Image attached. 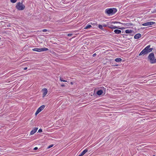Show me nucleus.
Listing matches in <instances>:
<instances>
[{
	"mask_svg": "<svg viewBox=\"0 0 156 156\" xmlns=\"http://www.w3.org/2000/svg\"><path fill=\"white\" fill-rule=\"evenodd\" d=\"M150 45H148L147 46L140 52L139 55H141L143 54H147L148 53L152 51L153 49L152 48H150Z\"/></svg>",
	"mask_w": 156,
	"mask_h": 156,
	"instance_id": "1",
	"label": "nucleus"
},
{
	"mask_svg": "<svg viewBox=\"0 0 156 156\" xmlns=\"http://www.w3.org/2000/svg\"><path fill=\"white\" fill-rule=\"evenodd\" d=\"M117 11V9L115 8L107 9L105 10V12L108 15H112Z\"/></svg>",
	"mask_w": 156,
	"mask_h": 156,
	"instance_id": "2",
	"label": "nucleus"
},
{
	"mask_svg": "<svg viewBox=\"0 0 156 156\" xmlns=\"http://www.w3.org/2000/svg\"><path fill=\"white\" fill-rule=\"evenodd\" d=\"M148 58L150 60L151 63L153 64L156 63V58H155L154 54L153 53H151L148 56Z\"/></svg>",
	"mask_w": 156,
	"mask_h": 156,
	"instance_id": "3",
	"label": "nucleus"
},
{
	"mask_svg": "<svg viewBox=\"0 0 156 156\" xmlns=\"http://www.w3.org/2000/svg\"><path fill=\"white\" fill-rule=\"evenodd\" d=\"M17 9L19 10H23L25 8V6L22 3L18 2L16 6Z\"/></svg>",
	"mask_w": 156,
	"mask_h": 156,
	"instance_id": "4",
	"label": "nucleus"
},
{
	"mask_svg": "<svg viewBox=\"0 0 156 156\" xmlns=\"http://www.w3.org/2000/svg\"><path fill=\"white\" fill-rule=\"evenodd\" d=\"M33 51L37 52H41L43 51H46L48 50V49L44 48H34L32 49Z\"/></svg>",
	"mask_w": 156,
	"mask_h": 156,
	"instance_id": "5",
	"label": "nucleus"
},
{
	"mask_svg": "<svg viewBox=\"0 0 156 156\" xmlns=\"http://www.w3.org/2000/svg\"><path fill=\"white\" fill-rule=\"evenodd\" d=\"M45 106L44 105H42L36 111L35 115H36L38 114L40 112L43 110L45 108Z\"/></svg>",
	"mask_w": 156,
	"mask_h": 156,
	"instance_id": "6",
	"label": "nucleus"
},
{
	"mask_svg": "<svg viewBox=\"0 0 156 156\" xmlns=\"http://www.w3.org/2000/svg\"><path fill=\"white\" fill-rule=\"evenodd\" d=\"M155 24V22L152 21H150L144 23L142 24V25L144 26H150Z\"/></svg>",
	"mask_w": 156,
	"mask_h": 156,
	"instance_id": "7",
	"label": "nucleus"
},
{
	"mask_svg": "<svg viewBox=\"0 0 156 156\" xmlns=\"http://www.w3.org/2000/svg\"><path fill=\"white\" fill-rule=\"evenodd\" d=\"M43 93V97H44L48 93V90L46 88H44L42 90Z\"/></svg>",
	"mask_w": 156,
	"mask_h": 156,
	"instance_id": "8",
	"label": "nucleus"
},
{
	"mask_svg": "<svg viewBox=\"0 0 156 156\" xmlns=\"http://www.w3.org/2000/svg\"><path fill=\"white\" fill-rule=\"evenodd\" d=\"M38 129V128H34L33 130H32L30 133V134L31 135H33L35 133L37 130Z\"/></svg>",
	"mask_w": 156,
	"mask_h": 156,
	"instance_id": "9",
	"label": "nucleus"
},
{
	"mask_svg": "<svg viewBox=\"0 0 156 156\" xmlns=\"http://www.w3.org/2000/svg\"><path fill=\"white\" fill-rule=\"evenodd\" d=\"M141 37V34H140L138 33L136 34L134 36V38L135 39H138Z\"/></svg>",
	"mask_w": 156,
	"mask_h": 156,
	"instance_id": "10",
	"label": "nucleus"
},
{
	"mask_svg": "<svg viewBox=\"0 0 156 156\" xmlns=\"http://www.w3.org/2000/svg\"><path fill=\"white\" fill-rule=\"evenodd\" d=\"M88 150L87 149H86L83 150L80 154L79 156H82L84 155L87 151Z\"/></svg>",
	"mask_w": 156,
	"mask_h": 156,
	"instance_id": "11",
	"label": "nucleus"
},
{
	"mask_svg": "<svg viewBox=\"0 0 156 156\" xmlns=\"http://www.w3.org/2000/svg\"><path fill=\"white\" fill-rule=\"evenodd\" d=\"M114 32L116 34H119L121 33V31L119 30L116 29L114 30Z\"/></svg>",
	"mask_w": 156,
	"mask_h": 156,
	"instance_id": "12",
	"label": "nucleus"
},
{
	"mask_svg": "<svg viewBox=\"0 0 156 156\" xmlns=\"http://www.w3.org/2000/svg\"><path fill=\"white\" fill-rule=\"evenodd\" d=\"M103 93V90L101 89H100L97 91V94L98 95H101Z\"/></svg>",
	"mask_w": 156,
	"mask_h": 156,
	"instance_id": "13",
	"label": "nucleus"
},
{
	"mask_svg": "<svg viewBox=\"0 0 156 156\" xmlns=\"http://www.w3.org/2000/svg\"><path fill=\"white\" fill-rule=\"evenodd\" d=\"M133 30H125V32L126 34H129L132 33Z\"/></svg>",
	"mask_w": 156,
	"mask_h": 156,
	"instance_id": "14",
	"label": "nucleus"
},
{
	"mask_svg": "<svg viewBox=\"0 0 156 156\" xmlns=\"http://www.w3.org/2000/svg\"><path fill=\"white\" fill-rule=\"evenodd\" d=\"M108 27L110 29H116V28H119L118 27H117L116 26H113V25H111V26L109 27Z\"/></svg>",
	"mask_w": 156,
	"mask_h": 156,
	"instance_id": "15",
	"label": "nucleus"
},
{
	"mask_svg": "<svg viewBox=\"0 0 156 156\" xmlns=\"http://www.w3.org/2000/svg\"><path fill=\"white\" fill-rule=\"evenodd\" d=\"M122 59L120 58H117L115 59V61L117 62H121Z\"/></svg>",
	"mask_w": 156,
	"mask_h": 156,
	"instance_id": "16",
	"label": "nucleus"
},
{
	"mask_svg": "<svg viewBox=\"0 0 156 156\" xmlns=\"http://www.w3.org/2000/svg\"><path fill=\"white\" fill-rule=\"evenodd\" d=\"M98 28L100 29H101L102 30H104V28H103V26L102 25L99 24L98 25Z\"/></svg>",
	"mask_w": 156,
	"mask_h": 156,
	"instance_id": "17",
	"label": "nucleus"
},
{
	"mask_svg": "<svg viewBox=\"0 0 156 156\" xmlns=\"http://www.w3.org/2000/svg\"><path fill=\"white\" fill-rule=\"evenodd\" d=\"M91 27V26L90 24H89V25H87L86 27L85 28V29H88V28Z\"/></svg>",
	"mask_w": 156,
	"mask_h": 156,
	"instance_id": "18",
	"label": "nucleus"
},
{
	"mask_svg": "<svg viewBox=\"0 0 156 156\" xmlns=\"http://www.w3.org/2000/svg\"><path fill=\"white\" fill-rule=\"evenodd\" d=\"M10 1L12 3H15L17 1V0H10Z\"/></svg>",
	"mask_w": 156,
	"mask_h": 156,
	"instance_id": "19",
	"label": "nucleus"
},
{
	"mask_svg": "<svg viewBox=\"0 0 156 156\" xmlns=\"http://www.w3.org/2000/svg\"><path fill=\"white\" fill-rule=\"evenodd\" d=\"M53 146V144H51V145H50L47 148H48V149L50 148L51 147H52Z\"/></svg>",
	"mask_w": 156,
	"mask_h": 156,
	"instance_id": "20",
	"label": "nucleus"
},
{
	"mask_svg": "<svg viewBox=\"0 0 156 156\" xmlns=\"http://www.w3.org/2000/svg\"><path fill=\"white\" fill-rule=\"evenodd\" d=\"M42 31L43 32H47V31H48L46 29H43V30H42Z\"/></svg>",
	"mask_w": 156,
	"mask_h": 156,
	"instance_id": "21",
	"label": "nucleus"
},
{
	"mask_svg": "<svg viewBox=\"0 0 156 156\" xmlns=\"http://www.w3.org/2000/svg\"><path fill=\"white\" fill-rule=\"evenodd\" d=\"M102 26L103 27H106L107 26V25L105 24H103L102 25Z\"/></svg>",
	"mask_w": 156,
	"mask_h": 156,
	"instance_id": "22",
	"label": "nucleus"
},
{
	"mask_svg": "<svg viewBox=\"0 0 156 156\" xmlns=\"http://www.w3.org/2000/svg\"><path fill=\"white\" fill-rule=\"evenodd\" d=\"M60 81H61L62 82H63V81L64 80H63V78H62L60 77Z\"/></svg>",
	"mask_w": 156,
	"mask_h": 156,
	"instance_id": "23",
	"label": "nucleus"
},
{
	"mask_svg": "<svg viewBox=\"0 0 156 156\" xmlns=\"http://www.w3.org/2000/svg\"><path fill=\"white\" fill-rule=\"evenodd\" d=\"M72 35V34H68L67 36H68L70 37Z\"/></svg>",
	"mask_w": 156,
	"mask_h": 156,
	"instance_id": "24",
	"label": "nucleus"
},
{
	"mask_svg": "<svg viewBox=\"0 0 156 156\" xmlns=\"http://www.w3.org/2000/svg\"><path fill=\"white\" fill-rule=\"evenodd\" d=\"M42 132V130L41 129H39V130H38V132L39 133H41Z\"/></svg>",
	"mask_w": 156,
	"mask_h": 156,
	"instance_id": "25",
	"label": "nucleus"
},
{
	"mask_svg": "<svg viewBox=\"0 0 156 156\" xmlns=\"http://www.w3.org/2000/svg\"><path fill=\"white\" fill-rule=\"evenodd\" d=\"M37 149H38V148L37 147H35V148H34V150H37Z\"/></svg>",
	"mask_w": 156,
	"mask_h": 156,
	"instance_id": "26",
	"label": "nucleus"
},
{
	"mask_svg": "<svg viewBox=\"0 0 156 156\" xmlns=\"http://www.w3.org/2000/svg\"><path fill=\"white\" fill-rule=\"evenodd\" d=\"M61 86L62 87H64L65 86V85L64 84H62L61 85Z\"/></svg>",
	"mask_w": 156,
	"mask_h": 156,
	"instance_id": "27",
	"label": "nucleus"
},
{
	"mask_svg": "<svg viewBox=\"0 0 156 156\" xmlns=\"http://www.w3.org/2000/svg\"><path fill=\"white\" fill-rule=\"evenodd\" d=\"M27 69V67H25V68H24V70H26Z\"/></svg>",
	"mask_w": 156,
	"mask_h": 156,
	"instance_id": "28",
	"label": "nucleus"
},
{
	"mask_svg": "<svg viewBox=\"0 0 156 156\" xmlns=\"http://www.w3.org/2000/svg\"><path fill=\"white\" fill-rule=\"evenodd\" d=\"M96 55V54L95 53L94 54H93V56H94Z\"/></svg>",
	"mask_w": 156,
	"mask_h": 156,
	"instance_id": "29",
	"label": "nucleus"
},
{
	"mask_svg": "<svg viewBox=\"0 0 156 156\" xmlns=\"http://www.w3.org/2000/svg\"><path fill=\"white\" fill-rule=\"evenodd\" d=\"M112 23H117V22H112Z\"/></svg>",
	"mask_w": 156,
	"mask_h": 156,
	"instance_id": "30",
	"label": "nucleus"
},
{
	"mask_svg": "<svg viewBox=\"0 0 156 156\" xmlns=\"http://www.w3.org/2000/svg\"><path fill=\"white\" fill-rule=\"evenodd\" d=\"M67 81L65 80H64L63 81V82H67Z\"/></svg>",
	"mask_w": 156,
	"mask_h": 156,
	"instance_id": "31",
	"label": "nucleus"
},
{
	"mask_svg": "<svg viewBox=\"0 0 156 156\" xmlns=\"http://www.w3.org/2000/svg\"><path fill=\"white\" fill-rule=\"evenodd\" d=\"M145 76H143L141 77H144Z\"/></svg>",
	"mask_w": 156,
	"mask_h": 156,
	"instance_id": "32",
	"label": "nucleus"
},
{
	"mask_svg": "<svg viewBox=\"0 0 156 156\" xmlns=\"http://www.w3.org/2000/svg\"><path fill=\"white\" fill-rule=\"evenodd\" d=\"M71 84H73V83H72V82H71Z\"/></svg>",
	"mask_w": 156,
	"mask_h": 156,
	"instance_id": "33",
	"label": "nucleus"
},
{
	"mask_svg": "<svg viewBox=\"0 0 156 156\" xmlns=\"http://www.w3.org/2000/svg\"><path fill=\"white\" fill-rule=\"evenodd\" d=\"M143 83V82H142L141 83Z\"/></svg>",
	"mask_w": 156,
	"mask_h": 156,
	"instance_id": "34",
	"label": "nucleus"
},
{
	"mask_svg": "<svg viewBox=\"0 0 156 156\" xmlns=\"http://www.w3.org/2000/svg\"><path fill=\"white\" fill-rule=\"evenodd\" d=\"M1 39V38L0 37V40Z\"/></svg>",
	"mask_w": 156,
	"mask_h": 156,
	"instance_id": "35",
	"label": "nucleus"
},
{
	"mask_svg": "<svg viewBox=\"0 0 156 156\" xmlns=\"http://www.w3.org/2000/svg\"><path fill=\"white\" fill-rule=\"evenodd\" d=\"M155 156V155H154V156Z\"/></svg>",
	"mask_w": 156,
	"mask_h": 156,
	"instance_id": "36",
	"label": "nucleus"
}]
</instances>
